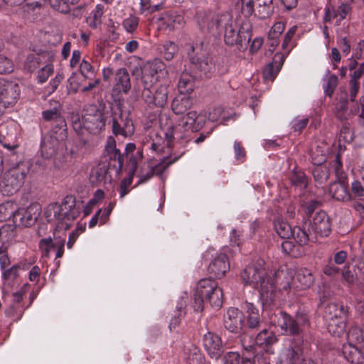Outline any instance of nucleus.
Returning a JSON list of instances; mask_svg holds the SVG:
<instances>
[{
    "instance_id": "a211bd4d",
    "label": "nucleus",
    "mask_w": 364,
    "mask_h": 364,
    "mask_svg": "<svg viewBox=\"0 0 364 364\" xmlns=\"http://www.w3.org/2000/svg\"><path fill=\"white\" fill-rule=\"evenodd\" d=\"M230 269L228 256L223 252H219L210 261L207 271L210 277L221 279Z\"/></svg>"
},
{
    "instance_id": "3c124183",
    "label": "nucleus",
    "mask_w": 364,
    "mask_h": 364,
    "mask_svg": "<svg viewBox=\"0 0 364 364\" xmlns=\"http://www.w3.org/2000/svg\"><path fill=\"white\" fill-rule=\"evenodd\" d=\"M55 242H53L50 237L41 239L38 243V247L41 254V257L44 258H48L50 252L55 249Z\"/></svg>"
},
{
    "instance_id": "4be33fe9",
    "label": "nucleus",
    "mask_w": 364,
    "mask_h": 364,
    "mask_svg": "<svg viewBox=\"0 0 364 364\" xmlns=\"http://www.w3.org/2000/svg\"><path fill=\"white\" fill-rule=\"evenodd\" d=\"M203 343L211 358L218 360L221 356L223 343L219 336L212 332H208L203 336Z\"/></svg>"
},
{
    "instance_id": "c85d7f7f",
    "label": "nucleus",
    "mask_w": 364,
    "mask_h": 364,
    "mask_svg": "<svg viewBox=\"0 0 364 364\" xmlns=\"http://www.w3.org/2000/svg\"><path fill=\"white\" fill-rule=\"evenodd\" d=\"M289 53V51L286 52V54H275L272 62L268 63L263 70V78L265 81L272 82L275 79Z\"/></svg>"
},
{
    "instance_id": "603ef678",
    "label": "nucleus",
    "mask_w": 364,
    "mask_h": 364,
    "mask_svg": "<svg viewBox=\"0 0 364 364\" xmlns=\"http://www.w3.org/2000/svg\"><path fill=\"white\" fill-rule=\"evenodd\" d=\"M351 192L355 198L364 200V172L360 173V179L352 182Z\"/></svg>"
},
{
    "instance_id": "b1692460",
    "label": "nucleus",
    "mask_w": 364,
    "mask_h": 364,
    "mask_svg": "<svg viewBox=\"0 0 364 364\" xmlns=\"http://www.w3.org/2000/svg\"><path fill=\"white\" fill-rule=\"evenodd\" d=\"M311 159L312 163L314 165H316L312 171L314 180L320 184L326 182L329 176V171L326 166H321V164L326 160V154L321 153L316 154L312 151Z\"/></svg>"
},
{
    "instance_id": "f704fd0d",
    "label": "nucleus",
    "mask_w": 364,
    "mask_h": 364,
    "mask_svg": "<svg viewBox=\"0 0 364 364\" xmlns=\"http://www.w3.org/2000/svg\"><path fill=\"white\" fill-rule=\"evenodd\" d=\"M243 309H245L247 314V324L250 328H256L259 327L262 321L259 309L252 304L245 302L243 304Z\"/></svg>"
},
{
    "instance_id": "37998d69",
    "label": "nucleus",
    "mask_w": 364,
    "mask_h": 364,
    "mask_svg": "<svg viewBox=\"0 0 364 364\" xmlns=\"http://www.w3.org/2000/svg\"><path fill=\"white\" fill-rule=\"evenodd\" d=\"M102 15L103 7L98 4L86 18L87 25L92 28H97L102 24Z\"/></svg>"
},
{
    "instance_id": "58836bf2",
    "label": "nucleus",
    "mask_w": 364,
    "mask_h": 364,
    "mask_svg": "<svg viewBox=\"0 0 364 364\" xmlns=\"http://www.w3.org/2000/svg\"><path fill=\"white\" fill-rule=\"evenodd\" d=\"M105 151L111 160L118 161L120 167L122 166L124 161L123 156L121 154L120 151L117 149L116 141L112 136L107 138Z\"/></svg>"
},
{
    "instance_id": "aec40b11",
    "label": "nucleus",
    "mask_w": 364,
    "mask_h": 364,
    "mask_svg": "<svg viewBox=\"0 0 364 364\" xmlns=\"http://www.w3.org/2000/svg\"><path fill=\"white\" fill-rule=\"evenodd\" d=\"M131 80L128 70L124 68L117 70L112 87V95H127L131 90Z\"/></svg>"
},
{
    "instance_id": "338daca9",
    "label": "nucleus",
    "mask_w": 364,
    "mask_h": 364,
    "mask_svg": "<svg viewBox=\"0 0 364 364\" xmlns=\"http://www.w3.org/2000/svg\"><path fill=\"white\" fill-rule=\"evenodd\" d=\"M340 137L346 142H350L353 141L354 134L351 131L350 126L348 123H344L341 129Z\"/></svg>"
},
{
    "instance_id": "2eb2a0df",
    "label": "nucleus",
    "mask_w": 364,
    "mask_h": 364,
    "mask_svg": "<svg viewBox=\"0 0 364 364\" xmlns=\"http://www.w3.org/2000/svg\"><path fill=\"white\" fill-rule=\"evenodd\" d=\"M168 87L166 85H161L154 91V93L150 90L149 86H144L142 91V97L145 102L149 106H156L159 107H164L168 100Z\"/></svg>"
},
{
    "instance_id": "1a4fd4ad",
    "label": "nucleus",
    "mask_w": 364,
    "mask_h": 364,
    "mask_svg": "<svg viewBox=\"0 0 364 364\" xmlns=\"http://www.w3.org/2000/svg\"><path fill=\"white\" fill-rule=\"evenodd\" d=\"M295 274L294 269L287 266L280 267L273 274V278H269V297L271 301L274 300V292L276 289L279 291L289 292L291 284Z\"/></svg>"
},
{
    "instance_id": "864d4df0",
    "label": "nucleus",
    "mask_w": 364,
    "mask_h": 364,
    "mask_svg": "<svg viewBox=\"0 0 364 364\" xmlns=\"http://www.w3.org/2000/svg\"><path fill=\"white\" fill-rule=\"evenodd\" d=\"M291 237L300 245H304L311 240V235H309L304 229L298 226L294 228V234Z\"/></svg>"
},
{
    "instance_id": "ddd939ff",
    "label": "nucleus",
    "mask_w": 364,
    "mask_h": 364,
    "mask_svg": "<svg viewBox=\"0 0 364 364\" xmlns=\"http://www.w3.org/2000/svg\"><path fill=\"white\" fill-rule=\"evenodd\" d=\"M62 107L59 102L50 101V107L42 112L45 121H53L56 123L61 138H66V122L61 114Z\"/></svg>"
},
{
    "instance_id": "f3484780",
    "label": "nucleus",
    "mask_w": 364,
    "mask_h": 364,
    "mask_svg": "<svg viewBox=\"0 0 364 364\" xmlns=\"http://www.w3.org/2000/svg\"><path fill=\"white\" fill-rule=\"evenodd\" d=\"M195 48L191 46H190V50L188 53L191 63L195 66V68L199 70L205 77H210L215 72V65L212 61V59L203 54L202 58L197 55H194Z\"/></svg>"
},
{
    "instance_id": "5fc2aeb1",
    "label": "nucleus",
    "mask_w": 364,
    "mask_h": 364,
    "mask_svg": "<svg viewBox=\"0 0 364 364\" xmlns=\"http://www.w3.org/2000/svg\"><path fill=\"white\" fill-rule=\"evenodd\" d=\"M80 73L86 80H92L95 77L94 67L85 60H82L80 64Z\"/></svg>"
},
{
    "instance_id": "e2e57ef3",
    "label": "nucleus",
    "mask_w": 364,
    "mask_h": 364,
    "mask_svg": "<svg viewBox=\"0 0 364 364\" xmlns=\"http://www.w3.org/2000/svg\"><path fill=\"white\" fill-rule=\"evenodd\" d=\"M233 148L235 160L238 161L240 163L244 162L246 158V151L242 143L238 141H235Z\"/></svg>"
},
{
    "instance_id": "c756f323",
    "label": "nucleus",
    "mask_w": 364,
    "mask_h": 364,
    "mask_svg": "<svg viewBox=\"0 0 364 364\" xmlns=\"http://www.w3.org/2000/svg\"><path fill=\"white\" fill-rule=\"evenodd\" d=\"M280 364H306L304 356L299 348H287L279 355Z\"/></svg>"
},
{
    "instance_id": "052dcab7",
    "label": "nucleus",
    "mask_w": 364,
    "mask_h": 364,
    "mask_svg": "<svg viewBox=\"0 0 364 364\" xmlns=\"http://www.w3.org/2000/svg\"><path fill=\"white\" fill-rule=\"evenodd\" d=\"M139 25V18L131 16L123 21L122 26L129 33H133L137 28Z\"/></svg>"
},
{
    "instance_id": "c03bdc74",
    "label": "nucleus",
    "mask_w": 364,
    "mask_h": 364,
    "mask_svg": "<svg viewBox=\"0 0 364 364\" xmlns=\"http://www.w3.org/2000/svg\"><path fill=\"white\" fill-rule=\"evenodd\" d=\"M296 280L300 284L301 289H307L314 284V277L309 269L304 268L298 272Z\"/></svg>"
},
{
    "instance_id": "20e7f679",
    "label": "nucleus",
    "mask_w": 364,
    "mask_h": 364,
    "mask_svg": "<svg viewBox=\"0 0 364 364\" xmlns=\"http://www.w3.org/2000/svg\"><path fill=\"white\" fill-rule=\"evenodd\" d=\"M28 171V167L21 164L5 172L0 183L2 193L9 196L18 192L23 185Z\"/></svg>"
},
{
    "instance_id": "8fccbe9b",
    "label": "nucleus",
    "mask_w": 364,
    "mask_h": 364,
    "mask_svg": "<svg viewBox=\"0 0 364 364\" xmlns=\"http://www.w3.org/2000/svg\"><path fill=\"white\" fill-rule=\"evenodd\" d=\"M50 6L60 13L67 14L70 11V5L75 4L79 0H47Z\"/></svg>"
},
{
    "instance_id": "79ce46f5",
    "label": "nucleus",
    "mask_w": 364,
    "mask_h": 364,
    "mask_svg": "<svg viewBox=\"0 0 364 364\" xmlns=\"http://www.w3.org/2000/svg\"><path fill=\"white\" fill-rule=\"evenodd\" d=\"M274 227L277 235L283 239H289L294 234V228L287 222L282 220H275Z\"/></svg>"
},
{
    "instance_id": "4d7b16f0",
    "label": "nucleus",
    "mask_w": 364,
    "mask_h": 364,
    "mask_svg": "<svg viewBox=\"0 0 364 364\" xmlns=\"http://www.w3.org/2000/svg\"><path fill=\"white\" fill-rule=\"evenodd\" d=\"M41 58L36 54H31L27 56L25 63L24 69L28 72H33L40 66Z\"/></svg>"
},
{
    "instance_id": "680f3d73",
    "label": "nucleus",
    "mask_w": 364,
    "mask_h": 364,
    "mask_svg": "<svg viewBox=\"0 0 364 364\" xmlns=\"http://www.w3.org/2000/svg\"><path fill=\"white\" fill-rule=\"evenodd\" d=\"M53 73V66L48 64L42 68L38 73L37 78L39 83L45 82Z\"/></svg>"
},
{
    "instance_id": "cd10ccee",
    "label": "nucleus",
    "mask_w": 364,
    "mask_h": 364,
    "mask_svg": "<svg viewBox=\"0 0 364 364\" xmlns=\"http://www.w3.org/2000/svg\"><path fill=\"white\" fill-rule=\"evenodd\" d=\"M0 143L9 151L14 150L18 146L16 142V133L12 125H0Z\"/></svg>"
},
{
    "instance_id": "ea45409f",
    "label": "nucleus",
    "mask_w": 364,
    "mask_h": 364,
    "mask_svg": "<svg viewBox=\"0 0 364 364\" xmlns=\"http://www.w3.org/2000/svg\"><path fill=\"white\" fill-rule=\"evenodd\" d=\"M324 317L326 321L329 319L338 318V316L347 314V310L342 305L336 303H329L325 306Z\"/></svg>"
},
{
    "instance_id": "a878e982",
    "label": "nucleus",
    "mask_w": 364,
    "mask_h": 364,
    "mask_svg": "<svg viewBox=\"0 0 364 364\" xmlns=\"http://www.w3.org/2000/svg\"><path fill=\"white\" fill-rule=\"evenodd\" d=\"M243 314L238 309L231 307L224 316L225 328L232 333L238 332L243 324Z\"/></svg>"
},
{
    "instance_id": "69168bd1",
    "label": "nucleus",
    "mask_w": 364,
    "mask_h": 364,
    "mask_svg": "<svg viewBox=\"0 0 364 364\" xmlns=\"http://www.w3.org/2000/svg\"><path fill=\"white\" fill-rule=\"evenodd\" d=\"M338 77L335 75H331L328 77L326 85L324 88L326 95L331 96L338 85Z\"/></svg>"
},
{
    "instance_id": "e433bc0d",
    "label": "nucleus",
    "mask_w": 364,
    "mask_h": 364,
    "mask_svg": "<svg viewBox=\"0 0 364 364\" xmlns=\"http://www.w3.org/2000/svg\"><path fill=\"white\" fill-rule=\"evenodd\" d=\"M164 140L156 133H151L146 137L142 144L144 147L150 149L152 152L160 153L164 149Z\"/></svg>"
},
{
    "instance_id": "bb28decb",
    "label": "nucleus",
    "mask_w": 364,
    "mask_h": 364,
    "mask_svg": "<svg viewBox=\"0 0 364 364\" xmlns=\"http://www.w3.org/2000/svg\"><path fill=\"white\" fill-rule=\"evenodd\" d=\"M342 353L345 359L351 364H364V343L360 346L343 344Z\"/></svg>"
},
{
    "instance_id": "2f4dec72",
    "label": "nucleus",
    "mask_w": 364,
    "mask_h": 364,
    "mask_svg": "<svg viewBox=\"0 0 364 364\" xmlns=\"http://www.w3.org/2000/svg\"><path fill=\"white\" fill-rule=\"evenodd\" d=\"M193 101L191 97L180 94L173 100L171 109L176 114H183L191 109Z\"/></svg>"
},
{
    "instance_id": "0e129e2a",
    "label": "nucleus",
    "mask_w": 364,
    "mask_h": 364,
    "mask_svg": "<svg viewBox=\"0 0 364 364\" xmlns=\"http://www.w3.org/2000/svg\"><path fill=\"white\" fill-rule=\"evenodd\" d=\"M14 70V65L11 60L0 54V73H10Z\"/></svg>"
},
{
    "instance_id": "393cba45",
    "label": "nucleus",
    "mask_w": 364,
    "mask_h": 364,
    "mask_svg": "<svg viewBox=\"0 0 364 364\" xmlns=\"http://www.w3.org/2000/svg\"><path fill=\"white\" fill-rule=\"evenodd\" d=\"M20 94L18 84L0 79V99L6 104H15Z\"/></svg>"
},
{
    "instance_id": "423d86ee",
    "label": "nucleus",
    "mask_w": 364,
    "mask_h": 364,
    "mask_svg": "<svg viewBox=\"0 0 364 364\" xmlns=\"http://www.w3.org/2000/svg\"><path fill=\"white\" fill-rule=\"evenodd\" d=\"M102 112L95 105H90L82 117V122H75L73 127L78 134H82L81 124L90 133L97 134L105 127Z\"/></svg>"
},
{
    "instance_id": "bf43d9fd",
    "label": "nucleus",
    "mask_w": 364,
    "mask_h": 364,
    "mask_svg": "<svg viewBox=\"0 0 364 364\" xmlns=\"http://www.w3.org/2000/svg\"><path fill=\"white\" fill-rule=\"evenodd\" d=\"M290 181L292 185L298 186H306L307 180L304 172L301 171H294L290 176Z\"/></svg>"
},
{
    "instance_id": "774afa93",
    "label": "nucleus",
    "mask_w": 364,
    "mask_h": 364,
    "mask_svg": "<svg viewBox=\"0 0 364 364\" xmlns=\"http://www.w3.org/2000/svg\"><path fill=\"white\" fill-rule=\"evenodd\" d=\"M18 269L15 264L11 267L4 269L2 272V278L4 280H15L18 277Z\"/></svg>"
},
{
    "instance_id": "f8f14e48",
    "label": "nucleus",
    "mask_w": 364,
    "mask_h": 364,
    "mask_svg": "<svg viewBox=\"0 0 364 364\" xmlns=\"http://www.w3.org/2000/svg\"><path fill=\"white\" fill-rule=\"evenodd\" d=\"M41 212V205L31 203L26 208L18 209L14 215V223L17 226L30 227L34 225Z\"/></svg>"
},
{
    "instance_id": "f257e3e1",
    "label": "nucleus",
    "mask_w": 364,
    "mask_h": 364,
    "mask_svg": "<svg viewBox=\"0 0 364 364\" xmlns=\"http://www.w3.org/2000/svg\"><path fill=\"white\" fill-rule=\"evenodd\" d=\"M223 294L216 282L210 279H200L193 296V307L196 311H202L204 304L208 302L213 308L219 309L223 304Z\"/></svg>"
},
{
    "instance_id": "6e6552de",
    "label": "nucleus",
    "mask_w": 364,
    "mask_h": 364,
    "mask_svg": "<svg viewBox=\"0 0 364 364\" xmlns=\"http://www.w3.org/2000/svg\"><path fill=\"white\" fill-rule=\"evenodd\" d=\"M277 318V325L284 335L295 336L301 332L302 327L308 325L309 318L304 313L297 312L295 317L284 311H279L275 315Z\"/></svg>"
},
{
    "instance_id": "9d476101",
    "label": "nucleus",
    "mask_w": 364,
    "mask_h": 364,
    "mask_svg": "<svg viewBox=\"0 0 364 364\" xmlns=\"http://www.w3.org/2000/svg\"><path fill=\"white\" fill-rule=\"evenodd\" d=\"M224 30V41L227 45L237 46L238 49H242L243 45L246 46L250 40V33L248 31H245L243 29L238 30V26L231 16V21L225 23L223 27Z\"/></svg>"
},
{
    "instance_id": "9b49d317",
    "label": "nucleus",
    "mask_w": 364,
    "mask_h": 364,
    "mask_svg": "<svg viewBox=\"0 0 364 364\" xmlns=\"http://www.w3.org/2000/svg\"><path fill=\"white\" fill-rule=\"evenodd\" d=\"M167 73L164 63L159 58H155L144 65L141 82L145 87L151 86L160 78L165 77Z\"/></svg>"
},
{
    "instance_id": "0eeeda50",
    "label": "nucleus",
    "mask_w": 364,
    "mask_h": 364,
    "mask_svg": "<svg viewBox=\"0 0 364 364\" xmlns=\"http://www.w3.org/2000/svg\"><path fill=\"white\" fill-rule=\"evenodd\" d=\"M112 129L115 136H131L134 132V126L129 118V112L122 109L120 102L112 107Z\"/></svg>"
},
{
    "instance_id": "a19ab883",
    "label": "nucleus",
    "mask_w": 364,
    "mask_h": 364,
    "mask_svg": "<svg viewBox=\"0 0 364 364\" xmlns=\"http://www.w3.org/2000/svg\"><path fill=\"white\" fill-rule=\"evenodd\" d=\"M193 76L187 72L183 73L178 83V91L183 95L191 92L193 90Z\"/></svg>"
},
{
    "instance_id": "7ed1b4c3",
    "label": "nucleus",
    "mask_w": 364,
    "mask_h": 364,
    "mask_svg": "<svg viewBox=\"0 0 364 364\" xmlns=\"http://www.w3.org/2000/svg\"><path fill=\"white\" fill-rule=\"evenodd\" d=\"M203 122L200 120V116L195 111L187 112L183 117L177 126L171 125L166 129L164 135L167 141V146H170L174 139L183 138V132H197L203 127Z\"/></svg>"
},
{
    "instance_id": "f03ea898",
    "label": "nucleus",
    "mask_w": 364,
    "mask_h": 364,
    "mask_svg": "<svg viewBox=\"0 0 364 364\" xmlns=\"http://www.w3.org/2000/svg\"><path fill=\"white\" fill-rule=\"evenodd\" d=\"M75 198L72 196H66L61 203L49 204L44 212L48 222L58 221L62 227L68 229L70 223L78 215L79 211L75 208Z\"/></svg>"
},
{
    "instance_id": "dca6fc26",
    "label": "nucleus",
    "mask_w": 364,
    "mask_h": 364,
    "mask_svg": "<svg viewBox=\"0 0 364 364\" xmlns=\"http://www.w3.org/2000/svg\"><path fill=\"white\" fill-rule=\"evenodd\" d=\"M65 139L60 136V131H52L50 134L44 136L41 144L42 156L48 159L53 157Z\"/></svg>"
},
{
    "instance_id": "49530a36",
    "label": "nucleus",
    "mask_w": 364,
    "mask_h": 364,
    "mask_svg": "<svg viewBox=\"0 0 364 364\" xmlns=\"http://www.w3.org/2000/svg\"><path fill=\"white\" fill-rule=\"evenodd\" d=\"M346 344H355L356 346L362 345L363 341V335L362 329L358 326H352L347 333Z\"/></svg>"
},
{
    "instance_id": "7c9ffc66",
    "label": "nucleus",
    "mask_w": 364,
    "mask_h": 364,
    "mask_svg": "<svg viewBox=\"0 0 364 364\" xmlns=\"http://www.w3.org/2000/svg\"><path fill=\"white\" fill-rule=\"evenodd\" d=\"M183 18L182 16L173 12H166L159 18V26L161 29L173 30L181 26Z\"/></svg>"
},
{
    "instance_id": "39448f33",
    "label": "nucleus",
    "mask_w": 364,
    "mask_h": 364,
    "mask_svg": "<svg viewBox=\"0 0 364 364\" xmlns=\"http://www.w3.org/2000/svg\"><path fill=\"white\" fill-rule=\"evenodd\" d=\"M266 276L267 272L260 263L247 267L241 273V277L245 284L259 289L262 297L267 299L270 282Z\"/></svg>"
},
{
    "instance_id": "473e14b6",
    "label": "nucleus",
    "mask_w": 364,
    "mask_h": 364,
    "mask_svg": "<svg viewBox=\"0 0 364 364\" xmlns=\"http://www.w3.org/2000/svg\"><path fill=\"white\" fill-rule=\"evenodd\" d=\"M329 193L333 198L339 201H347L350 199V194L347 185L344 182H333L329 186Z\"/></svg>"
},
{
    "instance_id": "6ab92c4d",
    "label": "nucleus",
    "mask_w": 364,
    "mask_h": 364,
    "mask_svg": "<svg viewBox=\"0 0 364 364\" xmlns=\"http://www.w3.org/2000/svg\"><path fill=\"white\" fill-rule=\"evenodd\" d=\"M352 8L349 3H341L338 7L331 4L324 9L323 21L330 23L336 20V24L339 26L343 20L351 12Z\"/></svg>"
},
{
    "instance_id": "c9c22d12",
    "label": "nucleus",
    "mask_w": 364,
    "mask_h": 364,
    "mask_svg": "<svg viewBox=\"0 0 364 364\" xmlns=\"http://www.w3.org/2000/svg\"><path fill=\"white\" fill-rule=\"evenodd\" d=\"M346 317L347 314H344L338 318L329 319L327 321V328L329 333L334 336H340L345 331Z\"/></svg>"
},
{
    "instance_id": "412c9836",
    "label": "nucleus",
    "mask_w": 364,
    "mask_h": 364,
    "mask_svg": "<svg viewBox=\"0 0 364 364\" xmlns=\"http://www.w3.org/2000/svg\"><path fill=\"white\" fill-rule=\"evenodd\" d=\"M311 231L321 237L328 236L331 231V225L328 216L324 211L315 213L309 224Z\"/></svg>"
},
{
    "instance_id": "72a5a7b5",
    "label": "nucleus",
    "mask_w": 364,
    "mask_h": 364,
    "mask_svg": "<svg viewBox=\"0 0 364 364\" xmlns=\"http://www.w3.org/2000/svg\"><path fill=\"white\" fill-rule=\"evenodd\" d=\"M90 180L91 183L97 185L106 184L111 181V176L108 173V168L103 166H98L92 169Z\"/></svg>"
},
{
    "instance_id": "a18cd8bd",
    "label": "nucleus",
    "mask_w": 364,
    "mask_h": 364,
    "mask_svg": "<svg viewBox=\"0 0 364 364\" xmlns=\"http://www.w3.org/2000/svg\"><path fill=\"white\" fill-rule=\"evenodd\" d=\"M223 364H252L250 358L241 357L237 352H228L222 358Z\"/></svg>"
},
{
    "instance_id": "4468645a",
    "label": "nucleus",
    "mask_w": 364,
    "mask_h": 364,
    "mask_svg": "<svg viewBox=\"0 0 364 364\" xmlns=\"http://www.w3.org/2000/svg\"><path fill=\"white\" fill-rule=\"evenodd\" d=\"M277 341L274 334L267 329L262 330L252 341L247 336H244L242 338L243 349L247 352L255 353V344L258 346H269L275 343Z\"/></svg>"
},
{
    "instance_id": "13d9d810",
    "label": "nucleus",
    "mask_w": 364,
    "mask_h": 364,
    "mask_svg": "<svg viewBox=\"0 0 364 364\" xmlns=\"http://www.w3.org/2000/svg\"><path fill=\"white\" fill-rule=\"evenodd\" d=\"M16 211L13 208V205L11 203H4L0 205V221L6 220L14 218V215Z\"/></svg>"
},
{
    "instance_id": "6e6d98bb",
    "label": "nucleus",
    "mask_w": 364,
    "mask_h": 364,
    "mask_svg": "<svg viewBox=\"0 0 364 364\" xmlns=\"http://www.w3.org/2000/svg\"><path fill=\"white\" fill-rule=\"evenodd\" d=\"M177 159H178L176 158L173 160H171L168 158H164L158 164L154 166H151L154 175L161 176L163 173L168 168V167L174 163Z\"/></svg>"
},
{
    "instance_id": "09e8293b",
    "label": "nucleus",
    "mask_w": 364,
    "mask_h": 364,
    "mask_svg": "<svg viewBox=\"0 0 364 364\" xmlns=\"http://www.w3.org/2000/svg\"><path fill=\"white\" fill-rule=\"evenodd\" d=\"M16 224H5L0 228V240L2 243L10 242L16 235Z\"/></svg>"
},
{
    "instance_id": "4c0bfd02",
    "label": "nucleus",
    "mask_w": 364,
    "mask_h": 364,
    "mask_svg": "<svg viewBox=\"0 0 364 364\" xmlns=\"http://www.w3.org/2000/svg\"><path fill=\"white\" fill-rule=\"evenodd\" d=\"M256 4V14L259 18L269 17L274 11L272 0H255Z\"/></svg>"
},
{
    "instance_id": "5701e85b",
    "label": "nucleus",
    "mask_w": 364,
    "mask_h": 364,
    "mask_svg": "<svg viewBox=\"0 0 364 364\" xmlns=\"http://www.w3.org/2000/svg\"><path fill=\"white\" fill-rule=\"evenodd\" d=\"M231 21V14L225 13L221 15H207L200 23V26L203 28H206L207 31L212 33L219 32L220 28H223L225 23Z\"/></svg>"
},
{
    "instance_id": "de8ad7c7",
    "label": "nucleus",
    "mask_w": 364,
    "mask_h": 364,
    "mask_svg": "<svg viewBox=\"0 0 364 364\" xmlns=\"http://www.w3.org/2000/svg\"><path fill=\"white\" fill-rule=\"evenodd\" d=\"M159 50L166 60H171L177 53L178 47L173 42L167 41L160 45Z\"/></svg>"
}]
</instances>
